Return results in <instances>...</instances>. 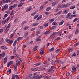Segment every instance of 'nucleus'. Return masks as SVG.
Segmentation results:
<instances>
[{
	"label": "nucleus",
	"mask_w": 79,
	"mask_h": 79,
	"mask_svg": "<svg viewBox=\"0 0 79 79\" xmlns=\"http://www.w3.org/2000/svg\"><path fill=\"white\" fill-rule=\"evenodd\" d=\"M10 27V25L9 24L7 26H6L4 28V31L5 34H6L7 31L9 30V28Z\"/></svg>",
	"instance_id": "f257e3e1"
},
{
	"label": "nucleus",
	"mask_w": 79,
	"mask_h": 79,
	"mask_svg": "<svg viewBox=\"0 0 79 79\" xmlns=\"http://www.w3.org/2000/svg\"><path fill=\"white\" fill-rule=\"evenodd\" d=\"M40 69L41 70V71H45V66H44V65H43L42 66L40 67Z\"/></svg>",
	"instance_id": "f03ea898"
},
{
	"label": "nucleus",
	"mask_w": 79,
	"mask_h": 79,
	"mask_svg": "<svg viewBox=\"0 0 79 79\" xmlns=\"http://www.w3.org/2000/svg\"><path fill=\"white\" fill-rule=\"evenodd\" d=\"M36 42H39V41H41V36H39L36 39Z\"/></svg>",
	"instance_id": "7ed1b4c3"
},
{
	"label": "nucleus",
	"mask_w": 79,
	"mask_h": 79,
	"mask_svg": "<svg viewBox=\"0 0 79 79\" xmlns=\"http://www.w3.org/2000/svg\"><path fill=\"white\" fill-rule=\"evenodd\" d=\"M66 8V4H63L61 5L60 6H59V8Z\"/></svg>",
	"instance_id": "20e7f679"
},
{
	"label": "nucleus",
	"mask_w": 79,
	"mask_h": 79,
	"mask_svg": "<svg viewBox=\"0 0 79 79\" xmlns=\"http://www.w3.org/2000/svg\"><path fill=\"white\" fill-rule=\"evenodd\" d=\"M51 64L52 65L55 66L56 64V61L52 60L51 62Z\"/></svg>",
	"instance_id": "39448f33"
},
{
	"label": "nucleus",
	"mask_w": 79,
	"mask_h": 79,
	"mask_svg": "<svg viewBox=\"0 0 79 79\" xmlns=\"http://www.w3.org/2000/svg\"><path fill=\"white\" fill-rule=\"evenodd\" d=\"M13 63V61H11L9 62L7 64V67H9L10 66H11V65Z\"/></svg>",
	"instance_id": "423d86ee"
},
{
	"label": "nucleus",
	"mask_w": 79,
	"mask_h": 79,
	"mask_svg": "<svg viewBox=\"0 0 79 79\" xmlns=\"http://www.w3.org/2000/svg\"><path fill=\"white\" fill-rule=\"evenodd\" d=\"M58 4V2L56 1L53 2L52 3V6H55V5H56Z\"/></svg>",
	"instance_id": "0eeeda50"
},
{
	"label": "nucleus",
	"mask_w": 79,
	"mask_h": 79,
	"mask_svg": "<svg viewBox=\"0 0 79 79\" xmlns=\"http://www.w3.org/2000/svg\"><path fill=\"white\" fill-rule=\"evenodd\" d=\"M31 70L33 71H37L38 70L37 68H33L31 69Z\"/></svg>",
	"instance_id": "6e6552de"
},
{
	"label": "nucleus",
	"mask_w": 79,
	"mask_h": 79,
	"mask_svg": "<svg viewBox=\"0 0 79 79\" xmlns=\"http://www.w3.org/2000/svg\"><path fill=\"white\" fill-rule=\"evenodd\" d=\"M72 4V2H68L67 4H65V5L66 6V7L69 6H70V5Z\"/></svg>",
	"instance_id": "1a4fd4ad"
},
{
	"label": "nucleus",
	"mask_w": 79,
	"mask_h": 79,
	"mask_svg": "<svg viewBox=\"0 0 79 79\" xmlns=\"http://www.w3.org/2000/svg\"><path fill=\"white\" fill-rule=\"evenodd\" d=\"M32 8L31 7L28 8L26 10V12H28V11L32 10Z\"/></svg>",
	"instance_id": "9d476101"
},
{
	"label": "nucleus",
	"mask_w": 79,
	"mask_h": 79,
	"mask_svg": "<svg viewBox=\"0 0 79 79\" xmlns=\"http://www.w3.org/2000/svg\"><path fill=\"white\" fill-rule=\"evenodd\" d=\"M40 64H42V63L41 62H39V63H36L34 64L35 66H39V65H40Z\"/></svg>",
	"instance_id": "9b49d317"
},
{
	"label": "nucleus",
	"mask_w": 79,
	"mask_h": 79,
	"mask_svg": "<svg viewBox=\"0 0 79 79\" xmlns=\"http://www.w3.org/2000/svg\"><path fill=\"white\" fill-rule=\"evenodd\" d=\"M56 35V33L55 32H53L51 34L50 36V38H52V37H53L54 35Z\"/></svg>",
	"instance_id": "f8f14e48"
},
{
	"label": "nucleus",
	"mask_w": 79,
	"mask_h": 79,
	"mask_svg": "<svg viewBox=\"0 0 79 79\" xmlns=\"http://www.w3.org/2000/svg\"><path fill=\"white\" fill-rule=\"evenodd\" d=\"M50 31H47L44 32V34H45V35H47L50 34Z\"/></svg>",
	"instance_id": "ddd939ff"
},
{
	"label": "nucleus",
	"mask_w": 79,
	"mask_h": 79,
	"mask_svg": "<svg viewBox=\"0 0 79 79\" xmlns=\"http://www.w3.org/2000/svg\"><path fill=\"white\" fill-rule=\"evenodd\" d=\"M56 29V26H53L50 29V30H54Z\"/></svg>",
	"instance_id": "4468645a"
},
{
	"label": "nucleus",
	"mask_w": 79,
	"mask_h": 79,
	"mask_svg": "<svg viewBox=\"0 0 79 79\" xmlns=\"http://www.w3.org/2000/svg\"><path fill=\"white\" fill-rule=\"evenodd\" d=\"M63 23H64V20H62L59 23V25L60 26H61Z\"/></svg>",
	"instance_id": "2eb2a0df"
},
{
	"label": "nucleus",
	"mask_w": 79,
	"mask_h": 79,
	"mask_svg": "<svg viewBox=\"0 0 79 79\" xmlns=\"http://www.w3.org/2000/svg\"><path fill=\"white\" fill-rule=\"evenodd\" d=\"M39 25V23H33L32 24V26H38Z\"/></svg>",
	"instance_id": "dca6fc26"
},
{
	"label": "nucleus",
	"mask_w": 79,
	"mask_h": 79,
	"mask_svg": "<svg viewBox=\"0 0 79 79\" xmlns=\"http://www.w3.org/2000/svg\"><path fill=\"white\" fill-rule=\"evenodd\" d=\"M24 5V3H20V4H19L18 5V7L19 8L21 6H23Z\"/></svg>",
	"instance_id": "f3484780"
},
{
	"label": "nucleus",
	"mask_w": 79,
	"mask_h": 79,
	"mask_svg": "<svg viewBox=\"0 0 79 79\" xmlns=\"http://www.w3.org/2000/svg\"><path fill=\"white\" fill-rule=\"evenodd\" d=\"M57 63L59 64H63V62L60 60H57Z\"/></svg>",
	"instance_id": "a211bd4d"
},
{
	"label": "nucleus",
	"mask_w": 79,
	"mask_h": 79,
	"mask_svg": "<svg viewBox=\"0 0 79 79\" xmlns=\"http://www.w3.org/2000/svg\"><path fill=\"white\" fill-rule=\"evenodd\" d=\"M31 76H32V74L31 73L28 76V77L26 78V79H29V78H30Z\"/></svg>",
	"instance_id": "6ab92c4d"
},
{
	"label": "nucleus",
	"mask_w": 79,
	"mask_h": 79,
	"mask_svg": "<svg viewBox=\"0 0 79 79\" xmlns=\"http://www.w3.org/2000/svg\"><path fill=\"white\" fill-rule=\"evenodd\" d=\"M28 35V32H26L24 35V37L26 38Z\"/></svg>",
	"instance_id": "aec40b11"
},
{
	"label": "nucleus",
	"mask_w": 79,
	"mask_h": 79,
	"mask_svg": "<svg viewBox=\"0 0 79 79\" xmlns=\"http://www.w3.org/2000/svg\"><path fill=\"white\" fill-rule=\"evenodd\" d=\"M6 62H7V59H6V57H5L4 59V64H5Z\"/></svg>",
	"instance_id": "412c9836"
},
{
	"label": "nucleus",
	"mask_w": 79,
	"mask_h": 79,
	"mask_svg": "<svg viewBox=\"0 0 79 79\" xmlns=\"http://www.w3.org/2000/svg\"><path fill=\"white\" fill-rule=\"evenodd\" d=\"M14 68L15 71H18V67L17 66L15 65Z\"/></svg>",
	"instance_id": "4be33fe9"
},
{
	"label": "nucleus",
	"mask_w": 79,
	"mask_h": 79,
	"mask_svg": "<svg viewBox=\"0 0 79 79\" xmlns=\"http://www.w3.org/2000/svg\"><path fill=\"white\" fill-rule=\"evenodd\" d=\"M23 39V37H19L17 39V41H19L20 40H22Z\"/></svg>",
	"instance_id": "5701e85b"
},
{
	"label": "nucleus",
	"mask_w": 79,
	"mask_h": 79,
	"mask_svg": "<svg viewBox=\"0 0 79 79\" xmlns=\"http://www.w3.org/2000/svg\"><path fill=\"white\" fill-rule=\"evenodd\" d=\"M57 34L58 35H60L61 36V35H62V32L61 31H58L57 32Z\"/></svg>",
	"instance_id": "b1692460"
},
{
	"label": "nucleus",
	"mask_w": 79,
	"mask_h": 79,
	"mask_svg": "<svg viewBox=\"0 0 79 79\" xmlns=\"http://www.w3.org/2000/svg\"><path fill=\"white\" fill-rule=\"evenodd\" d=\"M40 76L39 75L35 77V79H40Z\"/></svg>",
	"instance_id": "393cba45"
},
{
	"label": "nucleus",
	"mask_w": 79,
	"mask_h": 79,
	"mask_svg": "<svg viewBox=\"0 0 79 79\" xmlns=\"http://www.w3.org/2000/svg\"><path fill=\"white\" fill-rule=\"evenodd\" d=\"M17 40H15L14 43L13 44V46H15V45H16V44H17Z\"/></svg>",
	"instance_id": "a878e982"
},
{
	"label": "nucleus",
	"mask_w": 79,
	"mask_h": 79,
	"mask_svg": "<svg viewBox=\"0 0 79 79\" xmlns=\"http://www.w3.org/2000/svg\"><path fill=\"white\" fill-rule=\"evenodd\" d=\"M18 6V4H15L12 5L13 8H16Z\"/></svg>",
	"instance_id": "bb28decb"
},
{
	"label": "nucleus",
	"mask_w": 79,
	"mask_h": 79,
	"mask_svg": "<svg viewBox=\"0 0 79 79\" xmlns=\"http://www.w3.org/2000/svg\"><path fill=\"white\" fill-rule=\"evenodd\" d=\"M4 8L6 10V9H8V5L7 4H6L4 6Z\"/></svg>",
	"instance_id": "cd10ccee"
},
{
	"label": "nucleus",
	"mask_w": 79,
	"mask_h": 79,
	"mask_svg": "<svg viewBox=\"0 0 79 79\" xmlns=\"http://www.w3.org/2000/svg\"><path fill=\"white\" fill-rule=\"evenodd\" d=\"M51 9H52V7H49L46 9V11H49Z\"/></svg>",
	"instance_id": "c85d7f7f"
},
{
	"label": "nucleus",
	"mask_w": 79,
	"mask_h": 79,
	"mask_svg": "<svg viewBox=\"0 0 79 79\" xmlns=\"http://www.w3.org/2000/svg\"><path fill=\"white\" fill-rule=\"evenodd\" d=\"M16 48H15L13 50V53H16Z\"/></svg>",
	"instance_id": "c756f323"
},
{
	"label": "nucleus",
	"mask_w": 79,
	"mask_h": 79,
	"mask_svg": "<svg viewBox=\"0 0 79 79\" xmlns=\"http://www.w3.org/2000/svg\"><path fill=\"white\" fill-rule=\"evenodd\" d=\"M11 1L10 0H6L4 2L6 3H9V2H10Z\"/></svg>",
	"instance_id": "7c9ffc66"
},
{
	"label": "nucleus",
	"mask_w": 79,
	"mask_h": 79,
	"mask_svg": "<svg viewBox=\"0 0 79 79\" xmlns=\"http://www.w3.org/2000/svg\"><path fill=\"white\" fill-rule=\"evenodd\" d=\"M55 19H51V20L50 21V23H52V22H53V21H55Z\"/></svg>",
	"instance_id": "2f4dec72"
},
{
	"label": "nucleus",
	"mask_w": 79,
	"mask_h": 79,
	"mask_svg": "<svg viewBox=\"0 0 79 79\" xmlns=\"http://www.w3.org/2000/svg\"><path fill=\"white\" fill-rule=\"evenodd\" d=\"M78 19V18H76L75 19H74V20L73 21V23H75L76 22V21H77Z\"/></svg>",
	"instance_id": "473e14b6"
},
{
	"label": "nucleus",
	"mask_w": 79,
	"mask_h": 79,
	"mask_svg": "<svg viewBox=\"0 0 79 79\" xmlns=\"http://www.w3.org/2000/svg\"><path fill=\"white\" fill-rule=\"evenodd\" d=\"M20 65V61H18L16 64V66H18L19 65Z\"/></svg>",
	"instance_id": "72a5a7b5"
},
{
	"label": "nucleus",
	"mask_w": 79,
	"mask_h": 79,
	"mask_svg": "<svg viewBox=\"0 0 79 79\" xmlns=\"http://www.w3.org/2000/svg\"><path fill=\"white\" fill-rule=\"evenodd\" d=\"M13 42V41L12 40H9L8 43L10 44H11Z\"/></svg>",
	"instance_id": "f704fd0d"
},
{
	"label": "nucleus",
	"mask_w": 79,
	"mask_h": 79,
	"mask_svg": "<svg viewBox=\"0 0 79 79\" xmlns=\"http://www.w3.org/2000/svg\"><path fill=\"white\" fill-rule=\"evenodd\" d=\"M54 49H55V48L54 47H53L52 48L49 49V52H52V51H53Z\"/></svg>",
	"instance_id": "c9c22d12"
},
{
	"label": "nucleus",
	"mask_w": 79,
	"mask_h": 79,
	"mask_svg": "<svg viewBox=\"0 0 79 79\" xmlns=\"http://www.w3.org/2000/svg\"><path fill=\"white\" fill-rule=\"evenodd\" d=\"M56 24H57V23H56L55 22H53L52 24V26H56Z\"/></svg>",
	"instance_id": "e433bc0d"
},
{
	"label": "nucleus",
	"mask_w": 79,
	"mask_h": 79,
	"mask_svg": "<svg viewBox=\"0 0 79 79\" xmlns=\"http://www.w3.org/2000/svg\"><path fill=\"white\" fill-rule=\"evenodd\" d=\"M79 33V29H77L76 30V32H75V34H77Z\"/></svg>",
	"instance_id": "4c0bfd02"
},
{
	"label": "nucleus",
	"mask_w": 79,
	"mask_h": 79,
	"mask_svg": "<svg viewBox=\"0 0 79 79\" xmlns=\"http://www.w3.org/2000/svg\"><path fill=\"white\" fill-rule=\"evenodd\" d=\"M28 28H29V27H28L27 26H25L24 27L23 29L24 30H26L27 29H28Z\"/></svg>",
	"instance_id": "58836bf2"
},
{
	"label": "nucleus",
	"mask_w": 79,
	"mask_h": 79,
	"mask_svg": "<svg viewBox=\"0 0 79 79\" xmlns=\"http://www.w3.org/2000/svg\"><path fill=\"white\" fill-rule=\"evenodd\" d=\"M1 56L3 57V56H5V53L2 52V54H1Z\"/></svg>",
	"instance_id": "ea45409f"
},
{
	"label": "nucleus",
	"mask_w": 79,
	"mask_h": 79,
	"mask_svg": "<svg viewBox=\"0 0 79 79\" xmlns=\"http://www.w3.org/2000/svg\"><path fill=\"white\" fill-rule=\"evenodd\" d=\"M36 14H37V11H35V12L31 14V16H34V15H36Z\"/></svg>",
	"instance_id": "a19ab883"
},
{
	"label": "nucleus",
	"mask_w": 79,
	"mask_h": 79,
	"mask_svg": "<svg viewBox=\"0 0 79 79\" xmlns=\"http://www.w3.org/2000/svg\"><path fill=\"white\" fill-rule=\"evenodd\" d=\"M1 48H2V49H4V50H5V49H6V48L3 46H1Z\"/></svg>",
	"instance_id": "79ce46f5"
},
{
	"label": "nucleus",
	"mask_w": 79,
	"mask_h": 79,
	"mask_svg": "<svg viewBox=\"0 0 79 79\" xmlns=\"http://www.w3.org/2000/svg\"><path fill=\"white\" fill-rule=\"evenodd\" d=\"M12 77L13 79H15V74H13L12 75Z\"/></svg>",
	"instance_id": "37998d69"
},
{
	"label": "nucleus",
	"mask_w": 79,
	"mask_h": 79,
	"mask_svg": "<svg viewBox=\"0 0 79 79\" xmlns=\"http://www.w3.org/2000/svg\"><path fill=\"white\" fill-rule=\"evenodd\" d=\"M66 75L67 76H68L69 77H71V75H70V73H67Z\"/></svg>",
	"instance_id": "c03bdc74"
},
{
	"label": "nucleus",
	"mask_w": 79,
	"mask_h": 79,
	"mask_svg": "<svg viewBox=\"0 0 79 79\" xmlns=\"http://www.w3.org/2000/svg\"><path fill=\"white\" fill-rule=\"evenodd\" d=\"M13 6H10L9 8V10H13Z\"/></svg>",
	"instance_id": "a18cd8bd"
},
{
	"label": "nucleus",
	"mask_w": 79,
	"mask_h": 79,
	"mask_svg": "<svg viewBox=\"0 0 79 79\" xmlns=\"http://www.w3.org/2000/svg\"><path fill=\"white\" fill-rule=\"evenodd\" d=\"M69 11V10H64V13H68Z\"/></svg>",
	"instance_id": "49530a36"
},
{
	"label": "nucleus",
	"mask_w": 79,
	"mask_h": 79,
	"mask_svg": "<svg viewBox=\"0 0 79 79\" xmlns=\"http://www.w3.org/2000/svg\"><path fill=\"white\" fill-rule=\"evenodd\" d=\"M44 78L47 79H50V78H49V77L47 76H44Z\"/></svg>",
	"instance_id": "de8ad7c7"
},
{
	"label": "nucleus",
	"mask_w": 79,
	"mask_h": 79,
	"mask_svg": "<svg viewBox=\"0 0 79 79\" xmlns=\"http://www.w3.org/2000/svg\"><path fill=\"white\" fill-rule=\"evenodd\" d=\"M13 36H14V34H11L10 37V39L12 38V37H13Z\"/></svg>",
	"instance_id": "09e8293b"
},
{
	"label": "nucleus",
	"mask_w": 79,
	"mask_h": 79,
	"mask_svg": "<svg viewBox=\"0 0 79 79\" xmlns=\"http://www.w3.org/2000/svg\"><path fill=\"white\" fill-rule=\"evenodd\" d=\"M6 13H7V14H8V15H10V11L8 10L6 11Z\"/></svg>",
	"instance_id": "8fccbe9b"
},
{
	"label": "nucleus",
	"mask_w": 79,
	"mask_h": 79,
	"mask_svg": "<svg viewBox=\"0 0 79 79\" xmlns=\"http://www.w3.org/2000/svg\"><path fill=\"white\" fill-rule=\"evenodd\" d=\"M61 13H62V10H60L58 12L57 14L58 15H60L61 14Z\"/></svg>",
	"instance_id": "3c124183"
},
{
	"label": "nucleus",
	"mask_w": 79,
	"mask_h": 79,
	"mask_svg": "<svg viewBox=\"0 0 79 79\" xmlns=\"http://www.w3.org/2000/svg\"><path fill=\"white\" fill-rule=\"evenodd\" d=\"M13 12H14V10H13L11 12L10 14V16H12V15H13Z\"/></svg>",
	"instance_id": "603ef678"
},
{
	"label": "nucleus",
	"mask_w": 79,
	"mask_h": 79,
	"mask_svg": "<svg viewBox=\"0 0 79 79\" xmlns=\"http://www.w3.org/2000/svg\"><path fill=\"white\" fill-rule=\"evenodd\" d=\"M44 26H45V27H47V26H48V23H45L43 25Z\"/></svg>",
	"instance_id": "864d4df0"
},
{
	"label": "nucleus",
	"mask_w": 79,
	"mask_h": 79,
	"mask_svg": "<svg viewBox=\"0 0 79 79\" xmlns=\"http://www.w3.org/2000/svg\"><path fill=\"white\" fill-rule=\"evenodd\" d=\"M70 15H71V13H68L67 15V18H69V17L70 16Z\"/></svg>",
	"instance_id": "5fc2aeb1"
},
{
	"label": "nucleus",
	"mask_w": 79,
	"mask_h": 79,
	"mask_svg": "<svg viewBox=\"0 0 79 79\" xmlns=\"http://www.w3.org/2000/svg\"><path fill=\"white\" fill-rule=\"evenodd\" d=\"M76 8V6H72L70 8V9H74V8Z\"/></svg>",
	"instance_id": "6e6d98bb"
},
{
	"label": "nucleus",
	"mask_w": 79,
	"mask_h": 79,
	"mask_svg": "<svg viewBox=\"0 0 79 79\" xmlns=\"http://www.w3.org/2000/svg\"><path fill=\"white\" fill-rule=\"evenodd\" d=\"M59 11V9H56L54 10V12L56 13V12H57V11Z\"/></svg>",
	"instance_id": "4d7b16f0"
},
{
	"label": "nucleus",
	"mask_w": 79,
	"mask_h": 79,
	"mask_svg": "<svg viewBox=\"0 0 79 79\" xmlns=\"http://www.w3.org/2000/svg\"><path fill=\"white\" fill-rule=\"evenodd\" d=\"M79 45V43H77L75 44L74 45V46L75 47H76V46H77V45Z\"/></svg>",
	"instance_id": "13d9d810"
},
{
	"label": "nucleus",
	"mask_w": 79,
	"mask_h": 79,
	"mask_svg": "<svg viewBox=\"0 0 79 79\" xmlns=\"http://www.w3.org/2000/svg\"><path fill=\"white\" fill-rule=\"evenodd\" d=\"M3 32V30L2 29H0V34H1V33H2Z\"/></svg>",
	"instance_id": "bf43d9fd"
},
{
	"label": "nucleus",
	"mask_w": 79,
	"mask_h": 79,
	"mask_svg": "<svg viewBox=\"0 0 79 79\" xmlns=\"http://www.w3.org/2000/svg\"><path fill=\"white\" fill-rule=\"evenodd\" d=\"M15 79H19V77H18V75H16L15 76Z\"/></svg>",
	"instance_id": "052dcab7"
},
{
	"label": "nucleus",
	"mask_w": 79,
	"mask_h": 79,
	"mask_svg": "<svg viewBox=\"0 0 79 79\" xmlns=\"http://www.w3.org/2000/svg\"><path fill=\"white\" fill-rule=\"evenodd\" d=\"M29 79H35V77L33 76L32 77L31 76V77H30V78H29Z\"/></svg>",
	"instance_id": "680f3d73"
},
{
	"label": "nucleus",
	"mask_w": 79,
	"mask_h": 79,
	"mask_svg": "<svg viewBox=\"0 0 79 79\" xmlns=\"http://www.w3.org/2000/svg\"><path fill=\"white\" fill-rule=\"evenodd\" d=\"M9 40H10L8 39H6V42H7V43H8V42H9Z\"/></svg>",
	"instance_id": "e2e57ef3"
},
{
	"label": "nucleus",
	"mask_w": 79,
	"mask_h": 79,
	"mask_svg": "<svg viewBox=\"0 0 79 79\" xmlns=\"http://www.w3.org/2000/svg\"><path fill=\"white\" fill-rule=\"evenodd\" d=\"M37 46H35L34 48V51H36V50H37Z\"/></svg>",
	"instance_id": "0e129e2a"
},
{
	"label": "nucleus",
	"mask_w": 79,
	"mask_h": 79,
	"mask_svg": "<svg viewBox=\"0 0 79 79\" xmlns=\"http://www.w3.org/2000/svg\"><path fill=\"white\" fill-rule=\"evenodd\" d=\"M38 16H39V15H35L34 16V19H36V18H38Z\"/></svg>",
	"instance_id": "69168bd1"
},
{
	"label": "nucleus",
	"mask_w": 79,
	"mask_h": 79,
	"mask_svg": "<svg viewBox=\"0 0 79 79\" xmlns=\"http://www.w3.org/2000/svg\"><path fill=\"white\" fill-rule=\"evenodd\" d=\"M60 39V38L58 37L57 39H56L54 41H56V40H58Z\"/></svg>",
	"instance_id": "338daca9"
},
{
	"label": "nucleus",
	"mask_w": 79,
	"mask_h": 79,
	"mask_svg": "<svg viewBox=\"0 0 79 79\" xmlns=\"http://www.w3.org/2000/svg\"><path fill=\"white\" fill-rule=\"evenodd\" d=\"M60 49H58L57 50H56V52L57 53H58V52L60 51Z\"/></svg>",
	"instance_id": "774afa93"
}]
</instances>
